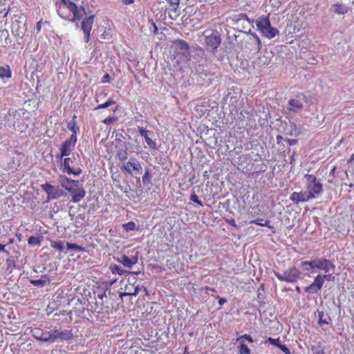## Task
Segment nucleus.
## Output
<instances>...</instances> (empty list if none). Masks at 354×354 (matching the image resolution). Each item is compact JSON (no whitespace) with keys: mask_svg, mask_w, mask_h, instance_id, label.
Returning <instances> with one entry per match:
<instances>
[{"mask_svg":"<svg viewBox=\"0 0 354 354\" xmlns=\"http://www.w3.org/2000/svg\"><path fill=\"white\" fill-rule=\"evenodd\" d=\"M263 221V218H257V220L251 221L250 223L256 224L259 226H263V227H267L269 228H272V227H271L270 225V221L269 220L265 221L264 223H262Z\"/></svg>","mask_w":354,"mask_h":354,"instance_id":"obj_31","label":"nucleus"},{"mask_svg":"<svg viewBox=\"0 0 354 354\" xmlns=\"http://www.w3.org/2000/svg\"><path fill=\"white\" fill-rule=\"evenodd\" d=\"M276 139H277V144H279L280 142L283 140V137L280 135H278V136H277Z\"/></svg>","mask_w":354,"mask_h":354,"instance_id":"obj_64","label":"nucleus"},{"mask_svg":"<svg viewBox=\"0 0 354 354\" xmlns=\"http://www.w3.org/2000/svg\"><path fill=\"white\" fill-rule=\"evenodd\" d=\"M66 252L68 250H74L75 252H85V250H86L84 247L78 245L75 243L66 242Z\"/></svg>","mask_w":354,"mask_h":354,"instance_id":"obj_25","label":"nucleus"},{"mask_svg":"<svg viewBox=\"0 0 354 354\" xmlns=\"http://www.w3.org/2000/svg\"><path fill=\"white\" fill-rule=\"evenodd\" d=\"M62 167L63 171L68 174L79 176L82 171L79 167V156L75 153H73L71 157L65 158Z\"/></svg>","mask_w":354,"mask_h":354,"instance_id":"obj_3","label":"nucleus"},{"mask_svg":"<svg viewBox=\"0 0 354 354\" xmlns=\"http://www.w3.org/2000/svg\"><path fill=\"white\" fill-rule=\"evenodd\" d=\"M290 131L289 133H288V134H289L290 136H297L299 135V132L297 131V127H296V124L295 123H290Z\"/></svg>","mask_w":354,"mask_h":354,"instance_id":"obj_44","label":"nucleus"},{"mask_svg":"<svg viewBox=\"0 0 354 354\" xmlns=\"http://www.w3.org/2000/svg\"><path fill=\"white\" fill-rule=\"evenodd\" d=\"M314 198V196L307 191L296 192H294L290 196V200L293 203L299 204V203L307 202Z\"/></svg>","mask_w":354,"mask_h":354,"instance_id":"obj_10","label":"nucleus"},{"mask_svg":"<svg viewBox=\"0 0 354 354\" xmlns=\"http://www.w3.org/2000/svg\"><path fill=\"white\" fill-rule=\"evenodd\" d=\"M274 274L279 281L289 283H295L301 276V272L295 266L285 270L283 274L275 271Z\"/></svg>","mask_w":354,"mask_h":354,"instance_id":"obj_5","label":"nucleus"},{"mask_svg":"<svg viewBox=\"0 0 354 354\" xmlns=\"http://www.w3.org/2000/svg\"><path fill=\"white\" fill-rule=\"evenodd\" d=\"M306 189L309 193H311L314 196V198L321 195L323 192V185L319 181L306 185Z\"/></svg>","mask_w":354,"mask_h":354,"instance_id":"obj_14","label":"nucleus"},{"mask_svg":"<svg viewBox=\"0 0 354 354\" xmlns=\"http://www.w3.org/2000/svg\"><path fill=\"white\" fill-rule=\"evenodd\" d=\"M323 277L321 274H319L315 278L314 281L308 286H306L304 288L306 292L313 294L317 293L322 288L324 285Z\"/></svg>","mask_w":354,"mask_h":354,"instance_id":"obj_13","label":"nucleus"},{"mask_svg":"<svg viewBox=\"0 0 354 354\" xmlns=\"http://www.w3.org/2000/svg\"><path fill=\"white\" fill-rule=\"evenodd\" d=\"M309 265L314 266V270H323L325 273L328 272L330 270L335 269V265L329 259L325 258H315Z\"/></svg>","mask_w":354,"mask_h":354,"instance_id":"obj_8","label":"nucleus"},{"mask_svg":"<svg viewBox=\"0 0 354 354\" xmlns=\"http://www.w3.org/2000/svg\"><path fill=\"white\" fill-rule=\"evenodd\" d=\"M32 335L38 340L45 342H50V333L43 332L39 329H35L32 330Z\"/></svg>","mask_w":354,"mask_h":354,"instance_id":"obj_15","label":"nucleus"},{"mask_svg":"<svg viewBox=\"0 0 354 354\" xmlns=\"http://www.w3.org/2000/svg\"><path fill=\"white\" fill-rule=\"evenodd\" d=\"M330 10L338 15H344L348 12V8L346 6L336 3L332 6Z\"/></svg>","mask_w":354,"mask_h":354,"instance_id":"obj_22","label":"nucleus"},{"mask_svg":"<svg viewBox=\"0 0 354 354\" xmlns=\"http://www.w3.org/2000/svg\"><path fill=\"white\" fill-rule=\"evenodd\" d=\"M241 42H242V44H241V48H243L245 47V48H248V50H252V45H255V44H248V43H245L243 39L241 40Z\"/></svg>","mask_w":354,"mask_h":354,"instance_id":"obj_50","label":"nucleus"},{"mask_svg":"<svg viewBox=\"0 0 354 354\" xmlns=\"http://www.w3.org/2000/svg\"><path fill=\"white\" fill-rule=\"evenodd\" d=\"M117 157L118 159L123 162L127 159V149H120L118 151Z\"/></svg>","mask_w":354,"mask_h":354,"instance_id":"obj_37","label":"nucleus"},{"mask_svg":"<svg viewBox=\"0 0 354 354\" xmlns=\"http://www.w3.org/2000/svg\"><path fill=\"white\" fill-rule=\"evenodd\" d=\"M111 272L113 274H118L119 275H122L125 273H130L124 270L121 266L118 265H113L111 266Z\"/></svg>","mask_w":354,"mask_h":354,"instance_id":"obj_30","label":"nucleus"},{"mask_svg":"<svg viewBox=\"0 0 354 354\" xmlns=\"http://www.w3.org/2000/svg\"><path fill=\"white\" fill-rule=\"evenodd\" d=\"M50 247L59 252H64L65 253H66V251L65 250L66 247L64 246V241H50Z\"/></svg>","mask_w":354,"mask_h":354,"instance_id":"obj_24","label":"nucleus"},{"mask_svg":"<svg viewBox=\"0 0 354 354\" xmlns=\"http://www.w3.org/2000/svg\"><path fill=\"white\" fill-rule=\"evenodd\" d=\"M62 187H64L72 196L71 201L73 203H78L82 198L85 196L86 192L82 186H80V183L78 185H66L65 182H62Z\"/></svg>","mask_w":354,"mask_h":354,"instance_id":"obj_7","label":"nucleus"},{"mask_svg":"<svg viewBox=\"0 0 354 354\" xmlns=\"http://www.w3.org/2000/svg\"><path fill=\"white\" fill-rule=\"evenodd\" d=\"M151 179V176L149 172V168H146L145 171V174L142 178V180L144 185H148Z\"/></svg>","mask_w":354,"mask_h":354,"instance_id":"obj_35","label":"nucleus"},{"mask_svg":"<svg viewBox=\"0 0 354 354\" xmlns=\"http://www.w3.org/2000/svg\"><path fill=\"white\" fill-rule=\"evenodd\" d=\"M121 169L127 171L132 176H134L136 178L137 183L140 182V177L138 178L137 176L142 174V167L140 162L136 158L131 157L129 161L121 167Z\"/></svg>","mask_w":354,"mask_h":354,"instance_id":"obj_4","label":"nucleus"},{"mask_svg":"<svg viewBox=\"0 0 354 354\" xmlns=\"http://www.w3.org/2000/svg\"><path fill=\"white\" fill-rule=\"evenodd\" d=\"M202 37L207 49L215 53L221 43L219 32L216 30L207 29L203 32Z\"/></svg>","mask_w":354,"mask_h":354,"instance_id":"obj_2","label":"nucleus"},{"mask_svg":"<svg viewBox=\"0 0 354 354\" xmlns=\"http://www.w3.org/2000/svg\"><path fill=\"white\" fill-rule=\"evenodd\" d=\"M239 352L240 354H250V348L245 344L243 343L242 342L240 343Z\"/></svg>","mask_w":354,"mask_h":354,"instance_id":"obj_39","label":"nucleus"},{"mask_svg":"<svg viewBox=\"0 0 354 354\" xmlns=\"http://www.w3.org/2000/svg\"><path fill=\"white\" fill-rule=\"evenodd\" d=\"M313 260L308 261H302L301 262V267L303 268L304 270L309 271V270H314V266H310L309 263H312Z\"/></svg>","mask_w":354,"mask_h":354,"instance_id":"obj_38","label":"nucleus"},{"mask_svg":"<svg viewBox=\"0 0 354 354\" xmlns=\"http://www.w3.org/2000/svg\"><path fill=\"white\" fill-rule=\"evenodd\" d=\"M118 261L121 263L124 267L128 268H132V263L130 261V257L123 254L120 258H118Z\"/></svg>","mask_w":354,"mask_h":354,"instance_id":"obj_27","label":"nucleus"},{"mask_svg":"<svg viewBox=\"0 0 354 354\" xmlns=\"http://www.w3.org/2000/svg\"><path fill=\"white\" fill-rule=\"evenodd\" d=\"M123 138L124 137H123V136L121 133H118L116 135L115 141L121 142H122V138Z\"/></svg>","mask_w":354,"mask_h":354,"instance_id":"obj_59","label":"nucleus"},{"mask_svg":"<svg viewBox=\"0 0 354 354\" xmlns=\"http://www.w3.org/2000/svg\"><path fill=\"white\" fill-rule=\"evenodd\" d=\"M322 277H323V280H330V278L331 277V274H327L326 273L325 274H322Z\"/></svg>","mask_w":354,"mask_h":354,"instance_id":"obj_62","label":"nucleus"},{"mask_svg":"<svg viewBox=\"0 0 354 354\" xmlns=\"http://www.w3.org/2000/svg\"><path fill=\"white\" fill-rule=\"evenodd\" d=\"M171 47L174 50V53L178 55H181L188 61L189 57V44L183 39H176L172 41Z\"/></svg>","mask_w":354,"mask_h":354,"instance_id":"obj_6","label":"nucleus"},{"mask_svg":"<svg viewBox=\"0 0 354 354\" xmlns=\"http://www.w3.org/2000/svg\"><path fill=\"white\" fill-rule=\"evenodd\" d=\"M94 17V15H91L88 17H85L82 21L81 28L84 33L91 32L93 24Z\"/></svg>","mask_w":354,"mask_h":354,"instance_id":"obj_16","label":"nucleus"},{"mask_svg":"<svg viewBox=\"0 0 354 354\" xmlns=\"http://www.w3.org/2000/svg\"><path fill=\"white\" fill-rule=\"evenodd\" d=\"M318 313V324L319 326L328 325L330 323L331 319L328 314L324 313V311H317Z\"/></svg>","mask_w":354,"mask_h":354,"instance_id":"obj_19","label":"nucleus"},{"mask_svg":"<svg viewBox=\"0 0 354 354\" xmlns=\"http://www.w3.org/2000/svg\"><path fill=\"white\" fill-rule=\"evenodd\" d=\"M75 14L76 15H73V18L71 19V21L80 20L82 18L83 15H86V12L83 7H81L80 10L77 7V12Z\"/></svg>","mask_w":354,"mask_h":354,"instance_id":"obj_32","label":"nucleus"},{"mask_svg":"<svg viewBox=\"0 0 354 354\" xmlns=\"http://www.w3.org/2000/svg\"><path fill=\"white\" fill-rule=\"evenodd\" d=\"M133 286L132 284L126 285L124 286V290L126 292H133Z\"/></svg>","mask_w":354,"mask_h":354,"instance_id":"obj_55","label":"nucleus"},{"mask_svg":"<svg viewBox=\"0 0 354 354\" xmlns=\"http://www.w3.org/2000/svg\"><path fill=\"white\" fill-rule=\"evenodd\" d=\"M41 21H38L37 23V25H36V28H37V30L39 32L41 30Z\"/></svg>","mask_w":354,"mask_h":354,"instance_id":"obj_63","label":"nucleus"},{"mask_svg":"<svg viewBox=\"0 0 354 354\" xmlns=\"http://www.w3.org/2000/svg\"><path fill=\"white\" fill-rule=\"evenodd\" d=\"M109 81H110V76L108 73H106L102 78V82L106 83V82H109Z\"/></svg>","mask_w":354,"mask_h":354,"instance_id":"obj_52","label":"nucleus"},{"mask_svg":"<svg viewBox=\"0 0 354 354\" xmlns=\"http://www.w3.org/2000/svg\"><path fill=\"white\" fill-rule=\"evenodd\" d=\"M242 339H245V340L248 341L250 343L254 342V339H252V337L250 335H248V334H244V335L240 336L237 339V341L241 342H242Z\"/></svg>","mask_w":354,"mask_h":354,"instance_id":"obj_45","label":"nucleus"},{"mask_svg":"<svg viewBox=\"0 0 354 354\" xmlns=\"http://www.w3.org/2000/svg\"><path fill=\"white\" fill-rule=\"evenodd\" d=\"M6 263H7L8 268H10V267H15V262L13 260L7 259L6 260Z\"/></svg>","mask_w":354,"mask_h":354,"instance_id":"obj_57","label":"nucleus"},{"mask_svg":"<svg viewBox=\"0 0 354 354\" xmlns=\"http://www.w3.org/2000/svg\"><path fill=\"white\" fill-rule=\"evenodd\" d=\"M84 41L86 43H88L90 39V32L84 33Z\"/></svg>","mask_w":354,"mask_h":354,"instance_id":"obj_61","label":"nucleus"},{"mask_svg":"<svg viewBox=\"0 0 354 354\" xmlns=\"http://www.w3.org/2000/svg\"><path fill=\"white\" fill-rule=\"evenodd\" d=\"M117 120V118L115 117H108L106 118H105L102 122L105 124H110L111 123H113V122L116 121Z\"/></svg>","mask_w":354,"mask_h":354,"instance_id":"obj_48","label":"nucleus"},{"mask_svg":"<svg viewBox=\"0 0 354 354\" xmlns=\"http://www.w3.org/2000/svg\"><path fill=\"white\" fill-rule=\"evenodd\" d=\"M50 281V278L46 274L41 276L39 279H30V283L35 286L44 287L47 281Z\"/></svg>","mask_w":354,"mask_h":354,"instance_id":"obj_21","label":"nucleus"},{"mask_svg":"<svg viewBox=\"0 0 354 354\" xmlns=\"http://www.w3.org/2000/svg\"><path fill=\"white\" fill-rule=\"evenodd\" d=\"M76 115H73L72 120L69 121L67 124V128L73 132L72 135L76 136L77 132L79 131V127L77 126V122L75 121Z\"/></svg>","mask_w":354,"mask_h":354,"instance_id":"obj_23","label":"nucleus"},{"mask_svg":"<svg viewBox=\"0 0 354 354\" xmlns=\"http://www.w3.org/2000/svg\"><path fill=\"white\" fill-rule=\"evenodd\" d=\"M286 141H287L288 143L291 146L295 145L298 142L297 139H286Z\"/></svg>","mask_w":354,"mask_h":354,"instance_id":"obj_54","label":"nucleus"},{"mask_svg":"<svg viewBox=\"0 0 354 354\" xmlns=\"http://www.w3.org/2000/svg\"><path fill=\"white\" fill-rule=\"evenodd\" d=\"M138 132L140 135L143 137L147 143V145L153 149H156V142L151 140L147 135L148 131L145 129L143 127H138Z\"/></svg>","mask_w":354,"mask_h":354,"instance_id":"obj_18","label":"nucleus"},{"mask_svg":"<svg viewBox=\"0 0 354 354\" xmlns=\"http://www.w3.org/2000/svg\"><path fill=\"white\" fill-rule=\"evenodd\" d=\"M266 342L269 343L271 345L275 346L277 348H278L279 344H281L280 341H279V338L274 339L272 337H268L266 339Z\"/></svg>","mask_w":354,"mask_h":354,"instance_id":"obj_43","label":"nucleus"},{"mask_svg":"<svg viewBox=\"0 0 354 354\" xmlns=\"http://www.w3.org/2000/svg\"><path fill=\"white\" fill-rule=\"evenodd\" d=\"M116 102L113 98H109L106 102L103 104H100L93 109L94 111L100 110L102 109H106L111 105H113Z\"/></svg>","mask_w":354,"mask_h":354,"instance_id":"obj_29","label":"nucleus"},{"mask_svg":"<svg viewBox=\"0 0 354 354\" xmlns=\"http://www.w3.org/2000/svg\"><path fill=\"white\" fill-rule=\"evenodd\" d=\"M180 0H166L169 3L170 6L172 7V10L176 12Z\"/></svg>","mask_w":354,"mask_h":354,"instance_id":"obj_41","label":"nucleus"},{"mask_svg":"<svg viewBox=\"0 0 354 354\" xmlns=\"http://www.w3.org/2000/svg\"><path fill=\"white\" fill-rule=\"evenodd\" d=\"M278 348L285 354H290V349L285 344H279Z\"/></svg>","mask_w":354,"mask_h":354,"instance_id":"obj_47","label":"nucleus"},{"mask_svg":"<svg viewBox=\"0 0 354 354\" xmlns=\"http://www.w3.org/2000/svg\"><path fill=\"white\" fill-rule=\"evenodd\" d=\"M76 142L77 136L75 135H71L62 145L60 147L61 153L58 157L62 158L64 156H68L71 151L74 149Z\"/></svg>","mask_w":354,"mask_h":354,"instance_id":"obj_9","label":"nucleus"},{"mask_svg":"<svg viewBox=\"0 0 354 354\" xmlns=\"http://www.w3.org/2000/svg\"><path fill=\"white\" fill-rule=\"evenodd\" d=\"M43 240V237L41 236H31L28 239V243L31 246H39L41 245V241Z\"/></svg>","mask_w":354,"mask_h":354,"instance_id":"obj_26","label":"nucleus"},{"mask_svg":"<svg viewBox=\"0 0 354 354\" xmlns=\"http://www.w3.org/2000/svg\"><path fill=\"white\" fill-rule=\"evenodd\" d=\"M227 41L231 44H232L234 40H236V39L240 37V35H236L234 32L230 35L229 31L227 32Z\"/></svg>","mask_w":354,"mask_h":354,"instance_id":"obj_46","label":"nucleus"},{"mask_svg":"<svg viewBox=\"0 0 354 354\" xmlns=\"http://www.w3.org/2000/svg\"><path fill=\"white\" fill-rule=\"evenodd\" d=\"M131 292H124L120 294V297L122 298L124 296H131Z\"/></svg>","mask_w":354,"mask_h":354,"instance_id":"obj_60","label":"nucleus"},{"mask_svg":"<svg viewBox=\"0 0 354 354\" xmlns=\"http://www.w3.org/2000/svg\"><path fill=\"white\" fill-rule=\"evenodd\" d=\"M305 101V95L299 94L297 95L294 99H290L288 101L290 106V111L297 113L303 109V103Z\"/></svg>","mask_w":354,"mask_h":354,"instance_id":"obj_12","label":"nucleus"},{"mask_svg":"<svg viewBox=\"0 0 354 354\" xmlns=\"http://www.w3.org/2000/svg\"><path fill=\"white\" fill-rule=\"evenodd\" d=\"M124 5L128 6L133 4L134 3V0H120Z\"/></svg>","mask_w":354,"mask_h":354,"instance_id":"obj_58","label":"nucleus"},{"mask_svg":"<svg viewBox=\"0 0 354 354\" xmlns=\"http://www.w3.org/2000/svg\"><path fill=\"white\" fill-rule=\"evenodd\" d=\"M73 338L72 330H65L64 331H59L58 330H54L50 333V342H55L57 339L61 340H70Z\"/></svg>","mask_w":354,"mask_h":354,"instance_id":"obj_11","label":"nucleus"},{"mask_svg":"<svg viewBox=\"0 0 354 354\" xmlns=\"http://www.w3.org/2000/svg\"><path fill=\"white\" fill-rule=\"evenodd\" d=\"M216 299H218V303L220 306H223L225 303L227 302V299L223 297H220L219 296H217Z\"/></svg>","mask_w":354,"mask_h":354,"instance_id":"obj_51","label":"nucleus"},{"mask_svg":"<svg viewBox=\"0 0 354 354\" xmlns=\"http://www.w3.org/2000/svg\"><path fill=\"white\" fill-rule=\"evenodd\" d=\"M189 199L194 203H196L201 206H203L202 201L198 199V196L195 194L194 192H193L191 194Z\"/></svg>","mask_w":354,"mask_h":354,"instance_id":"obj_42","label":"nucleus"},{"mask_svg":"<svg viewBox=\"0 0 354 354\" xmlns=\"http://www.w3.org/2000/svg\"><path fill=\"white\" fill-rule=\"evenodd\" d=\"M64 192L57 187H53L50 192L48 194V200L57 199L64 195Z\"/></svg>","mask_w":354,"mask_h":354,"instance_id":"obj_20","label":"nucleus"},{"mask_svg":"<svg viewBox=\"0 0 354 354\" xmlns=\"http://www.w3.org/2000/svg\"><path fill=\"white\" fill-rule=\"evenodd\" d=\"M133 291L131 292V296H136L138 294L139 290L140 288L138 286L133 287Z\"/></svg>","mask_w":354,"mask_h":354,"instance_id":"obj_56","label":"nucleus"},{"mask_svg":"<svg viewBox=\"0 0 354 354\" xmlns=\"http://www.w3.org/2000/svg\"><path fill=\"white\" fill-rule=\"evenodd\" d=\"M122 228L127 232L133 231L136 228V223L133 221L128 222L122 225Z\"/></svg>","mask_w":354,"mask_h":354,"instance_id":"obj_36","label":"nucleus"},{"mask_svg":"<svg viewBox=\"0 0 354 354\" xmlns=\"http://www.w3.org/2000/svg\"><path fill=\"white\" fill-rule=\"evenodd\" d=\"M305 179L306 180V185L315 183L317 182V178L311 174H306L304 176Z\"/></svg>","mask_w":354,"mask_h":354,"instance_id":"obj_40","label":"nucleus"},{"mask_svg":"<svg viewBox=\"0 0 354 354\" xmlns=\"http://www.w3.org/2000/svg\"><path fill=\"white\" fill-rule=\"evenodd\" d=\"M130 261L132 263V266L138 263V257L137 255L133 256L130 258Z\"/></svg>","mask_w":354,"mask_h":354,"instance_id":"obj_53","label":"nucleus"},{"mask_svg":"<svg viewBox=\"0 0 354 354\" xmlns=\"http://www.w3.org/2000/svg\"><path fill=\"white\" fill-rule=\"evenodd\" d=\"M62 2L65 5L73 15H76L77 12V5L71 1L70 0H62Z\"/></svg>","mask_w":354,"mask_h":354,"instance_id":"obj_28","label":"nucleus"},{"mask_svg":"<svg viewBox=\"0 0 354 354\" xmlns=\"http://www.w3.org/2000/svg\"><path fill=\"white\" fill-rule=\"evenodd\" d=\"M251 35L252 37L246 35L243 38V41L245 43H248V44H255V45L257 46L258 50H259L261 48V41H260L259 37L256 35V33H251Z\"/></svg>","mask_w":354,"mask_h":354,"instance_id":"obj_17","label":"nucleus"},{"mask_svg":"<svg viewBox=\"0 0 354 354\" xmlns=\"http://www.w3.org/2000/svg\"><path fill=\"white\" fill-rule=\"evenodd\" d=\"M11 77V72L8 66L7 67H0V77L4 78V77Z\"/></svg>","mask_w":354,"mask_h":354,"instance_id":"obj_33","label":"nucleus"},{"mask_svg":"<svg viewBox=\"0 0 354 354\" xmlns=\"http://www.w3.org/2000/svg\"><path fill=\"white\" fill-rule=\"evenodd\" d=\"M270 14L266 16H260L256 20L257 30L262 35L268 39H272L279 34V31L272 26L269 19Z\"/></svg>","mask_w":354,"mask_h":354,"instance_id":"obj_1","label":"nucleus"},{"mask_svg":"<svg viewBox=\"0 0 354 354\" xmlns=\"http://www.w3.org/2000/svg\"><path fill=\"white\" fill-rule=\"evenodd\" d=\"M63 181L65 182L66 185H76V186H77L78 183H79L78 180H75L68 178H67L66 176H64V177L61 176L60 177V183H61L62 185V182Z\"/></svg>","mask_w":354,"mask_h":354,"instance_id":"obj_34","label":"nucleus"},{"mask_svg":"<svg viewBox=\"0 0 354 354\" xmlns=\"http://www.w3.org/2000/svg\"><path fill=\"white\" fill-rule=\"evenodd\" d=\"M41 187H42V189L48 194L50 192V191L51 190V189L53 188V185L48 184V183H46V184L42 185Z\"/></svg>","mask_w":354,"mask_h":354,"instance_id":"obj_49","label":"nucleus"}]
</instances>
